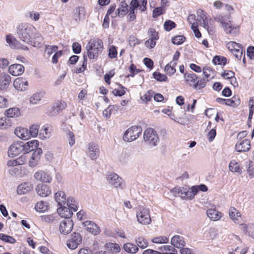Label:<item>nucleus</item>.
I'll list each match as a JSON object with an SVG mask.
<instances>
[{
  "mask_svg": "<svg viewBox=\"0 0 254 254\" xmlns=\"http://www.w3.org/2000/svg\"><path fill=\"white\" fill-rule=\"evenodd\" d=\"M35 208L37 211L39 212L46 211L49 209L48 203L44 201L38 202L35 206Z\"/></svg>",
  "mask_w": 254,
  "mask_h": 254,
  "instance_id": "ea45409f",
  "label": "nucleus"
},
{
  "mask_svg": "<svg viewBox=\"0 0 254 254\" xmlns=\"http://www.w3.org/2000/svg\"><path fill=\"white\" fill-rule=\"evenodd\" d=\"M202 71L204 76L207 79V81L213 79L215 76V70L209 66H204Z\"/></svg>",
  "mask_w": 254,
  "mask_h": 254,
  "instance_id": "2f4dec72",
  "label": "nucleus"
},
{
  "mask_svg": "<svg viewBox=\"0 0 254 254\" xmlns=\"http://www.w3.org/2000/svg\"><path fill=\"white\" fill-rule=\"evenodd\" d=\"M82 241V236L78 233H73L67 241V247L71 250L75 249Z\"/></svg>",
  "mask_w": 254,
  "mask_h": 254,
  "instance_id": "f8f14e48",
  "label": "nucleus"
},
{
  "mask_svg": "<svg viewBox=\"0 0 254 254\" xmlns=\"http://www.w3.org/2000/svg\"><path fill=\"white\" fill-rule=\"evenodd\" d=\"M104 247L107 252L112 254H117L121 250L119 245L117 243H107L105 244Z\"/></svg>",
  "mask_w": 254,
  "mask_h": 254,
  "instance_id": "c85d7f7f",
  "label": "nucleus"
},
{
  "mask_svg": "<svg viewBox=\"0 0 254 254\" xmlns=\"http://www.w3.org/2000/svg\"><path fill=\"white\" fill-rule=\"evenodd\" d=\"M172 191L175 195L179 196L182 198L185 199H192L197 194L196 188L193 187L190 189L184 187H175L172 190Z\"/></svg>",
  "mask_w": 254,
  "mask_h": 254,
  "instance_id": "20e7f679",
  "label": "nucleus"
},
{
  "mask_svg": "<svg viewBox=\"0 0 254 254\" xmlns=\"http://www.w3.org/2000/svg\"><path fill=\"white\" fill-rule=\"evenodd\" d=\"M123 248L126 252L130 254H135L138 251L137 246L131 243L125 244Z\"/></svg>",
  "mask_w": 254,
  "mask_h": 254,
  "instance_id": "e433bc0d",
  "label": "nucleus"
},
{
  "mask_svg": "<svg viewBox=\"0 0 254 254\" xmlns=\"http://www.w3.org/2000/svg\"><path fill=\"white\" fill-rule=\"evenodd\" d=\"M215 19L220 23L226 34L235 37L240 34V26L234 23L230 14L224 16L219 15Z\"/></svg>",
  "mask_w": 254,
  "mask_h": 254,
  "instance_id": "f257e3e1",
  "label": "nucleus"
},
{
  "mask_svg": "<svg viewBox=\"0 0 254 254\" xmlns=\"http://www.w3.org/2000/svg\"><path fill=\"white\" fill-rule=\"evenodd\" d=\"M226 47L238 59H241L243 54V47L241 44L234 41L227 43Z\"/></svg>",
  "mask_w": 254,
  "mask_h": 254,
  "instance_id": "6e6552de",
  "label": "nucleus"
},
{
  "mask_svg": "<svg viewBox=\"0 0 254 254\" xmlns=\"http://www.w3.org/2000/svg\"><path fill=\"white\" fill-rule=\"evenodd\" d=\"M120 89H115L112 91L113 94L115 96H122L126 94V87L120 84Z\"/></svg>",
  "mask_w": 254,
  "mask_h": 254,
  "instance_id": "864d4df0",
  "label": "nucleus"
},
{
  "mask_svg": "<svg viewBox=\"0 0 254 254\" xmlns=\"http://www.w3.org/2000/svg\"><path fill=\"white\" fill-rule=\"evenodd\" d=\"M87 149V154L91 159L95 160L99 157L100 150L97 144L93 142H90L88 144Z\"/></svg>",
  "mask_w": 254,
  "mask_h": 254,
  "instance_id": "9b49d317",
  "label": "nucleus"
},
{
  "mask_svg": "<svg viewBox=\"0 0 254 254\" xmlns=\"http://www.w3.org/2000/svg\"><path fill=\"white\" fill-rule=\"evenodd\" d=\"M171 243L172 245L179 249L183 248L186 245L184 238L179 235L173 236L171 239Z\"/></svg>",
  "mask_w": 254,
  "mask_h": 254,
  "instance_id": "5701e85b",
  "label": "nucleus"
},
{
  "mask_svg": "<svg viewBox=\"0 0 254 254\" xmlns=\"http://www.w3.org/2000/svg\"><path fill=\"white\" fill-rule=\"evenodd\" d=\"M42 97L41 93H36L30 97L29 102L32 104H37L41 101Z\"/></svg>",
  "mask_w": 254,
  "mask_h": 254,
  "instance_id": "de8ad7c7",
  "label": "nucleus"
},
{
  "mask_svg": "<svg viewBox=\"0 0 254 254\" xmlns=\"http://www.w3.org/2000/svg\"><path fill=\"white\" fill-rule=\"evenodd\" d=\"M154 94L153 91L152 90H148L143 96L141 97L142 101L144 102L150 101Z\"/></svg>",
  "mask_w": 254,
  "mask_h": 254,
  "instance_id": "774afa93",
  "label": "nucleus"
},
{
  "mask_svg": "<svg viewBox=\"0 0 254 254\" xmlns=\"http://www.w3.org/2000/svg\"><path fill=\"white\" fill-rule=\"evenodd\" d=\"M42 153V150L40 148L35 150L29 161V164L30 167H34L38 164Z\"/></svg>",
  "mask_w": 254,
  "mask_h": 254,
  "instance_id": "6ab92c4d",
  "label": "nucleus"
},
{
  "mask_svg": "<svg viewBox=\"0 0 254 254\" xmlns=\"http://www.w3.org/2000/svg\"><path fill=\"white\" fill-rule=\"evenodd\" d=\"M147 0H131L130 4L139 6V10L143 12L147 9Z\"/></svg>",
  "mask_w": 254,
  "mask_h": 254,
  "instance_id": "58836bf2",
  "label": "nucleus"
},
{
  "mask_svg": "<svg viewBox=\"0 0 254 254\" xmlns=\"http://www.w3.org/2000/svg\"><path fill=\"white\" fill-rule=\"evenodd\" d=\"M118 109L119 106L117 105H110L103 111V114L106 118H109L114 111H117Z\"/></svg>",
  "mask_w": 254,
  "mask_h": 254,
  "instance_id": "a19ab883",
  "label": "nucleus"
},
{
  "mask_svg": "<svg viewBox=\"0 0 254 254\" xmlns=\"http://www.w3.org/2000/svg\"><path fill=\"white\" fill-rule=\"evenodd\" d=\"M116 8V5L115 3L111 4L106 13V15L109 16L111 15L112 17L115 18L118 15L117 14V10L116 11H115Z\"/></svg>",
  "mask_w": 254,
  "mask_h": 254,
  "instance_id": "bf43d9fd",
  "label": "nucleus"
},
{
  "mask_svg": "<svg viewBox=\"0 0 254 254\" xmlns=\"http://www.w3.org/2000/svg\"><path fill=\"white\" fill-rule=\"evenodd\" d=\"M251 141L248 138L239 140L235 144V150L238 152H245L249 151L251 149Z\"/></svg>",
  "mask_w": 254,
  "mask_h": 254,
  "instance_id": "ddd939ff",
  "label": "nucleus"
},
{
  "mask_svg": "<svg viewBox=\"0 0 254 254\" xmlns=\"http://www.w3.org/2000/svg\"><path fill=\"white\" fill-rule=\"evenodd\" d=\"M73 223L71 219H66L63 220L59 227V230L62 234L66 235L70 233L73 228Z\"/></svg>",
  "mask_w": 254,
  "mask_h": 254,
  "instance_id": "4468645a",
  "label": "nucleus"
},
{
  "mask_svg": "<svg viewBox=\"0 0 254 254\" xmlns=\"http://www.w3.org/2000/svg\"><path fill=\"white\" fill-rule=\"evenodd\" d=\"M109 183L115 187H121L123 183V180L117 174L111 173L107 177Z\"/></svg>",
  "mask_w": 254,
  "mask_h": 254,
  "instance_id": "aec40b11",
  "label": "nucleus"
},
{
  "mask_svg": "<svg viewBox=\"0 0 254 254\" xmlns=\"http://www.w3.org/2000/svg\"><path fill=\"white\" fill-rule=\"evenodd\" d=\"M143 138L147 144L151 146H156L159 141V138L156 131L151 128H146L143 133Z\"/></svg>",
  "mask_w": 254,
  "mask_h": 254,
  "instance_id": "423d86ee",
  "label": "nucleus"
},
{
  "mask_svg": "<svg viewBox=\"0 0 254 254\" xmlns=\"http://www.w3.org/2000/svg\"><path fill=\"white\" fill-rule=\"evenodd\" d=\"M55 198L56 201L58 203L59 206H64L66 202V196L64 192L59 191L55 194Z\"/></svg>",
  "mask_w": 254,
  "mask_h": 254,
  "instance_id": "a878e982",
  "label": "nucleus"
},
{
  "mask_svg": "<svg viewBox=\"0 0 254 254\" xmlns=\"http://www.w3.org/2000/svg\"><path fill=\"white\" fill-rule=\"evenodd\" d=\"M108 56L111 59L115 58L117 57V50L115 46H111L108 50Z\"/></svg>",
  "mask_w": 254,
  "mask_h": 254,
  "instance_id": "69168bd1",
  "label": "nucleus"
},
{
  "mask_svg": "<svg viewBox=\"0 0 254 254\" xmlns=\"http://www.w3.org/2000/svg\"><path fill=\"white\" fill-rule=\"evenodd\" d=\"M35 179L39 181L44 183H50L52 182V178L48 173L43 171H39L35 173L34 175Z\"/></svg>",
  "mask_w": 254,
  "mask_h": 254,
  "instance_id": "a211bd4d",
  "label": "nucleus"
},
{
  "mask_svg": "<svg viewBox=\"0 0 254 254\" xmlns=\"http://www.w3.org/2000/svg\"><path fill=\"white\" fill-rule=\"evenodd\" d=\"M130 7L128 10V20L129 21H132L136 19V15L135 14V10L138 8L139 9V6L134 5L132 4H130Z\"/></svg>",
  "mask_w": 254,
  "mask_h": 254,
  "instance_id": "37998d69",
  "label": "nucleus"
},
{
  "mask_svg": "<svg viewBox=\"0 0 254 254\" xmlns=\"http://www.w3.org/2000/svg\"><path fill=\"white\" fill-rule=\"evenodd\" d=\"M142 128L137 126H134L128 128L123 135L125 141L131 142L137 139L141 134Z\"/></svg>",
  "mask_w": 254,
  "mask_h": 254,
  "instance_id": "39448f33",
  "label": "nucleus"
},
{
  "mask_svg": "<svg viewBox=\"0 0 254 254\" xmlns=\"http://www.w3.org/2000/svg\"><path fill=\"white\" fill-rule=\"evenodd\" d=\"M177 62L171 61L165 66V71L167 74L172 75L176 71V66L177 65Z\"/></svg>",
  "mask_w": 254,
  "mask_h": 254,
  "instance_id": "c9c22d12",
  "label": "nucleus"
},
{
  "mask_svg": "<svg viewBox=\"0 0 254 254\" xmlns=\"http://www.w3.org/2000/svg\"><path fill=\"white\" fill-rule=\"evenodd\" d=\"M208 217L213 221H217L221 219L223 214L216 208H209L206 211Z\"/></svg>",
  "mask_w": 254,
  "mask_h": 254,
  "instance_id": "393cba45",
  "label": "nucleus"
},
{
  "mask_svg": "<svg viewBox=\"0 0 254 254\" xmlns=\"http://www.w3.org/2000/svg\"><path fill=\"white\" fill-rule=\"evenodd\" d=\"M39 141L37 140H32L24 144L25 153H28L35 149H38Z\"/></svg>",
  "mask_w": 254,
  "mask_h": 254,
  "instance_id": "7c9ffc66",
  "label": "nucleus"
},
{
  "mask_svg": "<svg viewBox=\"0 0 254 254\" xmlns=\"http://www.w3.org/2000/svg\"><path fill=\"white\" fill-rule=\"evenodd\" d=\"M230 218L236 224H240L243 221V218L240 212L234 207H231L229 210Z\"/></svg>",
  "mask_w": 254,
  "mask_h": 254,
  "instance_id": "dca6fc26",
  "label": "nucleus"
},
{
  "mask_svg": "<svg viewBox=\"0 0 254 254\" xmlns=\"http://www.w3.org/2000/svg\"><path fill=\"white\" fill-rule=\"evenodd\" d=\"M67 107V103L64 100H60L57 101L52 107V110L56 114L63 111Z\"/></svg>",
  "mask_w": 254,
  "mask_h": 254,
  "instance_id": "bb28decb",
  "label": "nucleus"
},
{
  "mask_svg": "<svg viewBox=\"0 0 254 254\" xmlns=\"http://www.w3.org/2000/svg\"><path fill=\"white\" fill-rule=\"evenodd\" d=\"M248 251L247 248H243L241 247H237L235 250H233L229 253V254H246Z\"/></svg>",
  "mask_w": 254,
  "mask_h": 254,
  "instance_id": "338daca9",
  "label": "nucleus"
},
{
  "mask_svg": "<svg viewBox=\"0 0 254 254\" xmlns=\"http://www.w3.org/2000/svg\"><path fill=\"white\" fill-rule=\"evenodd\" d=\"M11 126V123L6 118H0V129H6L10 127Z\"/></svg>",
  "mask_w": 254,
  "mask_h": 254,
  "instance_id": "5fc2aeb1",
  "label": "nucleus"
},
{
  "mask_svg": "<svg viewBox=\"0 0 254 254\" xmlns=\"http://www.w3.org/2000/svg\"><path fill=\"white\" fill-rule=\"evenodd\" d=\"M198 77V76L194 73L188 74L185 73L184 74V77L186 83L192 87H193Z\"/></svg>",
  "mask_w": 254,
  "mask_h": 254,
  "instance_id": "473e14b6",
  "label": "nucleus"
},
{
  "mask_svg": "<svg viewBox=\"0 0 254 254\" xmlns=\"http://www.w3.org/2000/svg\"><path fill=\"white\" fill-rule=\"evenodd\" d=\"M13 86L18 91H23L27 89L28 82L26 79L23 77H17L13 82Z\"/></svg>",
  "mask_w": 254,
  "mask_h": 254,
  "instance_id": "2eb2a0df",
  "label": "nucleus"
},
{
  "mask_svg": "<svg viewBox=\"0 0 254 254\" xmlns=\"http://www.w3.org/2000/svg\"><path fill=\"white\" fill-rule=\"evenodd\" d=\"M57 212L59 215L65 218H69L72 215V211L68 207L64 206H60L57 209Z\"/></svg>",
  "mask_w": 254,
  "mask_h": 254,
  "instance_id": "cd10ccee",
  "label": "nucleus"
},
{
  "mask_svg": "<svg viewBox=\"0 0 254 254\" xmlns=\"http://www.w3.org/2000/svg\"><path fill=\"white\" fill-rule=\"evenodd\" d=\"M136 217L138 222L142 225H149L151 222L149 209L140 207L136 212Z\"/></svg>",
  "mask_w": 254,
  "mask_h": 254,
  "instance_id": "0eeeda50",
  "label": "nucleus"
},
{
  "mask_svg": "<svg viewBox=\"0 0 254 254\" xmlns=\"http://www.w3.org/2000/svg\"><path fill=\"white\" fill-rule=\"evenodd\" d=\"M154 78L159 81H166L167 80V77L166 75L159 72H154L153 74Z\"/></svg>",
  "mask_w": 254,
  "mask_h": 254,
  "instance_id": "0e129e2a",
  "label": "nucleus"
},
{
  "mask_svg": "<svg viewBox=\"0 0 254 254\" xmlns=\"http://www.w3.org/2000/svg\"><path fill=\"white\" fill-rule=\"evenodd\" d=\"M14 133L17 136L23 140H27L30 138L29 130L25 127H16L14 130Z\"/></svg>",
  "mask_w": 254,
  "mask_h": 254,
  "instance_id": "4be33fe9",
  "label": "nucleus"
},
{
  "mask_svg": "<svg viewBox=\"0 0 254 254\" xmlns=\"http://www.w3.org/2000/svg\"><path fill=\"white\" fill-rule=\"evenodd\" d=\"M39 127L38 125H32L29 128V134L30 136V138L31 137H36L37 136L38 132H39Z\"/></svg>",
  "mask_w": 254,
  "mask_h": 254,
  "instance_id": "13d9d810",
  "label": "nucleus"
},
{
  "mask_svg": "<svg viewBox=\"0 0 254 254\" xmlns=\"http://www.w3.org/2000/svg\"><path fill=\"white\" fill-rule=\"evenodd\" d=\"M17 34L18 38L23 42L29 43L31 39L38 37L40 34L37 32L35 27L29 23H20L17 27Z\"/></svg>",
  "mask_w": 254,
  "mask_h": 254,
  "instance_id": "f03ea898",
  "label": "nucleus"
},
{
  "mask_svg": "<svg viewBox=\"0 0 254 254\" xmlns=\"http://www.w3.org/2000/svg\"><path fill=\"white\" fill-rule=\"evenodd\" d=\"M4 115L8 118H17L20 115V110L18 108H11L5 110Z\"/></svg>",
  "mask_w": 254,
  "mask_h": 254,
  "instance_id": "f704fd0d",
  "label": "nucleus"
},
{
  "mask_svg": "<svg viewBox=\"0 0 254 254\" xmlns=\"http://www.w3.org/2000/svg\"><path fill=\"white\" fill-rule=\"evenodd\" d=\"M227 58L221 56H216L213 59V63L214 64H222L225 65L227 64Z\"/></svg>",
  "mask_w": 254,
  "mask_h": 254,
  "instance_id": "49530a36",
  "label": "nucleus"
},
{
  "mask_svg": "<svg viewBox=\"0 0 254 254\" xmlns=\"http://www.w3.org/2000/svg\"><path fill=\"white\" fill-rule=\"evenodd\" d=\"M176 27V24L173 21L168 20L165 22L164 24V27L166 31H170L172 29Z\"/></svg>",
  "mask_w": 254,
  "mask_h": 254,
  "instance_id": "680f3d73",
  "label": "nucleus"
},
{
  "mask_svg": "<svg viewBox=\"0 0 254 254\" xmlns=\"http://www.w3.org/2000/svg\"><path fill=\"white\" fill-rule=\"evenodd\" d=\"M148 34L150 37V38L157 41L159 38V33L154 28H149L148 31Z\"/></svg>",
  "mask_w": 254,
  "mask_h": 254,
  "instance_id": "052dcab7",
  "label": "nucleus"
},
{
  "mask_svg": "<svg viewBox=\"0 0 254 254\" xmlns=\"http://www.w3.org/2000/svg\"><path fill=\"white\" fill-rule=\"evenodd\" d=\"M229 168L230 170L233 172H238L240 173L242 172L239 164L235 160H232L230 162Z\"/></svg>",
  "mask_w": 254,
  "mask_h": 254,
  "instance_id": "a18cd8bd",
  "label": "nucleus"
},
{
  "mask_svg": "<svg viewBox=\"0 0 254 254\" xmlns=\"http://www.w3.org/2000/svg\"><path fill=\"white\" fill-rule=\"evenodd\" d=\"M151 242L155 244H166L169 242V238L166 236H158L153 238Z\"/></svg>",
  "mask_w": 254,
  "mask_h": 254,
  "instance_id": "8fccbe9b",
  "label": "nucleus"
},
{
  "mask_svg": "<svg viewBox=\"0 0 254 254\" xmlns=\"http://www.w3.org/2000/svg\"><path fill=\"white\" fill-rule=\"evenodd\" d=\"M235 75V72L231 70H225L221 73L222 77L227 80H230Z\"/></svg>",
  "mask_w": 254,
  "mask_h": 254,
  "instance_id": "e2e57ef3",
  "label": "nucleus"
},
{
  "mask_svg": "<svg viewBox=\"0 0 254 254\" xmlns=\"http://www.w3.org/2000/svg\"><path fill=\"white\" fill-rule=\"evenodd\" d=\"M128 70L130 74L127 76V77H134L135 75L138 73L140 72L142 70L140 69H137L135 65L133 64H131L128 67Z\"/></svg>",
  "mask_w": 254,
  "mask_h": 254,
  "instance_id": "3c124183",
  "label": "nucleus"
},
{
  "mask_svg": "<svg viewBox=\"0 0 254 254\" xmlns=\"http://www.w3.org/2000/svg\"><path fill=\"white\" fill-rule=\"evenodd\" d=\"M186 40V37L183 35H177L172 39V42L175 45H181Z\"/></svg>",
  "mask_w": 254,
  "mask_h": 254,
  "instance_id": "4d7b16f0",
  "label": "nucleus"
},
{
  "mask_svg": "<svg viewBox=\"0 0 254 254\" xmlns=\"http://www.w3.org/2000/svg\"><path fill=\"white\" fill-rule=\"evenodd\" d=\"M86 229L93 234H97L99 232V227L94 222L90 221H86L83 223Z\"/></svg>",
  "mask_w": 254,
  "mask_h": 254,
  "instance_id": "c756f323",
  "label": "nucleus"
},
{
  "mask_svg": "<svg viewBox=\"0 0 254 254\" xmlns=\"http://www.w3.org/2000/svg\"><path fill=\"white\" fill-rule=\"evenodd\" d=\"M128 2L126 0H122L117 8V14L119 17H123L128 12Z\"/></svg>",
  "mask_w": 254,
  "mask_h": 254,
  "instance_id": "b1692460",
  "label": "nucleus"
},
{
  "mask_svg": "<svg viewBox=\"0 0 254 254\" xmlns=\"http://www.w3.org/2000/svg\"><path fill=\"white\" fill-rule=\"evenodd\" d=\"M207 81L205 78L198 77L193 88L196 90H200L205 87Z\"/></svg>",
  "mask_w": 254,
  "mask_h": 254,
  "instance_id": "4c0bfd02",
  "label": "nucleus"
},
{
  "mask_svg": "<svg viewBox=\"0 0 254 254\" xmlns=\"http://www.w3.org/2000/svg\"><path fill=\"white\" fill-rule=\"evenodd\" d=\"M37 193L42 197H46L51 193L50 188L44 184H39L36 188Z\"/></svg>",
  "mask_w": 254,
  "mask_h": 254,
  "instance_id": "412c9836",
  "label": "nucleus"
},
{
  "mask_svg": "<svg viewBox=\"0 0 254 254\" xmlns=\"http://www.w3.org/2000/svg\"><path fill=\"white\" fill-rule=\"evenodd\" d=\"M201 18L203 21L204 28L207 30L209 34L212 35L215 29V21H216V19H213L211 17H208L205 15H203Z\"/></svg>",
  "mask_w": 254,
  "mask_h": 254,
  "instance_id": "9d476101",
  "label": "nucleus"
},
{
  "mask_svg": "<svg viewBox=\"0 0 254 254\" xmlns=\"http://www.w3.org/2000/svg\"><path fill=\"white\" fill-rule=\"evenodd\" d=\"M25 68L21 64H13L10 65L8 68L9 73L13 76L21 75L24 71Z\"/></svg>",
  "mask_w": 254,
  "mask_h": 254,
  "instance_id": "f3484780",
  "label": "nucleus"
},
{
  "mask_svg": "<svg viewBox=\"0 0 254 254\" xmlns=\"http://www.w3.org/2000/svg\"><path fill=\"white\" fill-rule=\"evenodd\" d=\"M32 189V187L31 185L28 183H24L19 185L17 187V192L19 194H23L29 192Z\"/></svg>",
  "mask_w": 254,
  "mask_h": 254,
  "instance_id": "72a5a7b5",
  "label": "nucleus"
},
{
  "mask_svg": "<svg viewBox=\"0 0 254 254\" xmlns=\"http://www.w3.org/2000/svg\"><path fill=\"white\" fill-rule=\"evenodd\" d=\"M104 49L103 42L99 38L91 39L86 46L87 55L90 60L97 59Z\"/></svg>",
  "mask_w": 254,
  "mask_h": 254,
  "instance_id": "7ed1b4c3",
  "label": "nucleus"
},
{
  "mask_svg": "<svg viewBox=\"0 0 254 254\" xmlns=\"http://www.w3.org/2000/svg\"><path fill=\"white\" fill-rule=\"evenodd\" d=\"M135 243L137 247L144 249L147 247L148 243L147 240L142 236H139L135 240Z\"/></svg>",
  "mask_w": 254,
  "mask_h": 254,
  "instance_id": "79ce46f5",
  "label": "nucleus"
},
{
  "mask_svg": "<svg viewBox=\"0 0 254 254\" xmlns=\"http://www.w3.org/2000/svg\"><path fill=\"white\" fill-rule=\"evenodd\" d=\"M66 204H67L68 208H69L72 211L75 212L77 210L78 208L76 205L75 199L71 197L67 198L66 200Z\"/></svg>",
  "mask_w": 254,
  "mask_h": 254,
  "instance_id": "c03bdc74",
  "label": "nucleus"
},
{
  "mask_svg": "<svg viewBox=\"0 0 254 254\" xmlns=\"http://www.w3.org/2000/svg\"><path fill=\"white\" fill-rule=\"evenodd\" d=\"M22 151L25 152L24 143L22 142H15L9 147L8 155L10 157H14L18 155Z\"/></svg>",
  "mask_w": 254,
  "mask_h": 254,
  "instance_id": "1a4fd4ad",
  "label": "nucleus"
},
{
  "mask_svg": "<svg viewBox=\"0 0 254 254\" xmlns=\"http://www.w3.org/2000/svg\"><path fill=\"white\" fill-rule=\"evenodd\" d=\"M83 58H84V60H83L82 64L81 65V66H80L79 67H76L74 68V73H75L76 74L82 73L86 69V66H87V59L85 56H83Z\"/></svg>",
  "mask_w": 254,
  "mask_h": 254,
  "instance_id": "09e8293b",
  "label": "nucleus"
},
{
  "mask_svg": "<svg viewBox=\"0 0 254 254\" xmlns=\"http://www.w3.org/2000/svg\"><path fill=\"white\" fill-rule=\"evenodd\" d=\"M165 9L164 6L156 7L152 12V16L153 18H157L160 15L165 13Z\"/></svg>",
  "mask_w": 254,
  "mask_h": 254,
  "instance_id": "6e6d98bb",
  "label": "nucleus"
},
{
  "mask_svg": "<svg viewBox=\"0 0 254 254\" xmlns=\"http://www.w3.org/2000/svg\"><path fill=\"white\" fill-rule=\"evenodd\" d=\"M0 239L6 243L14 244L16 242L15 239L12 236L3 234H0Z\"/></svg>",
  "mask_w": 254,
  "mask_h": 254,
  "instance_id": "603ef678",
  "label": "nucleus"
}]
</instances>
